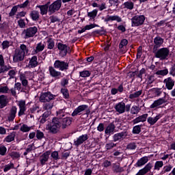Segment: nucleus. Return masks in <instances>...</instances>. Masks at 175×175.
I'll use <instances>...</instances> for the list:
<instances>
[{
	"instance_id": "62",
	"label": "nucleus",
	"mask_w": 175,
	"mask_h": 175,
	"mask_svg": "<svg viewBox=\"0 0 175 175\" xmlns=\"http://www.w3.org/2000/svg\"><path fill=\"white\" fill-rule=\"evenodd\" d=\"M53 104L50 103H46L43 105V109L44 110H51V109H53Z\"/></svg>"
},
{
	"instance_id": "26",
	"label": "nucleus",
	"mask_w": 175,
	"mask_h": 175,
	"mask_svg": "<svg viewBox=\"0 0 175 175\" xmlns=\"http://www.w3.org/2000/svg\"><path fill=\"white\" fill-rule=\"evenodd\" d=\"M147 162H148V157L145 156L138 159L134 166L135 167H142V166H144Z\"/></svg>"
},
{
	"instance_id": "4",
	"label": "nucleus",
	"mask_w": 175,
	"mask_h": 175,
	"mask_svg": "<svg viewBox=\"0 0 175 175\" xmlns=\"http://www.w3.org/2000/svg\"><path fill=\"white\" fill-rule=\"evenodd\" d=\"M61 128L62 126L59 117L53 118L51 122L48 124V130L49 131L50 133H53V135L58 133V131H59Z\"/></svg>"
},
{
	"instance_id": "42",
	"label": "nucleus",
	"mask_w": 175,
	"mask_h": 175,
	"mask_svg": "<svg viewBox=\"0 0 175 175\" xmlns=\"http://www.w3.org/2000/svg\"><path fill=\"white\" fill-rule=\"evenodd\" d=\"M12 169H14V163L10 162V163L5 165L3 168L4 173H7L9 170H12Z\"/></svg>"
},
{
	"instance_id": "61",
	"label": "nucleus",
	"mask_w": 175,
	"mask_h": 175,
	"mask_svg": "<svg viewBox=\"0 0 175 175\" xmlns=\"http://www.w3.org/2000/svg\"><path fill=\"white\" fill-rule=\"evenodd\" d=\"M36 137L38 140H42V139L44 137V133H43V132L40 131V130H38Z\"/></svg>"
},
{
	"instance_id": "20",
	"label": "nucleus",
	"mask_w": 175,
	"mask_h": 175,
	"mask_svg": "<svg viewBox=\"0 0 175 175\" xmlns=\"http://www.w3.org/2000/svg\"><path fill=\"white\" fill-rule=\"evenodd\" d=\"M114 109L119 114H124L125 113V103L123 101L119 102L115 105Z\"/></svg>"
},
{
	"instance_id": "32",
	"label": "nucleus",
	"mask_w": 175,
	"mask_h": 175,
	"mask_svg": "<svg viewBox=\"0 0 175 175\" xmlns=\"http://www.w3.org/2000/svg\"><path fill=\"white\" fill-rule=\"evenodd\" d=\"M149 91L150 92H152L154 96L159 97L161 96V95H162V92H163V89L159 88H153L150 89Z\"/></svg>"
},
{
	"instance_id": "11",
	"label": "nucleus",
	"mask_w": 175,
	"mask_h": 175,
	"mask_svg": "<svg viewBox=\"0 0 175 175\" xmlns=\"http://www.w3.org/2000/svg\"><path fill=\"white\" fill-rule=\"evenodd\" d=\"M116 133V124L114 123H109L105 129V135L106 139H109L111 135Z\"/></svg>"
},
{
	"instance_id": "28",
	"label": "nucleus",
	"mask_w": 175,
	"mask_h": 175,
	"mask_svg": "<svg viewBox=\"0 0 175 175\" xmlns=\"http://www.w3.org/2000/svg\"><path fill=\"white\" fill-rule=\"evenodd\" d=\"M161 118H162V114L159 113L155 118L148 117L146 120L150 125H155V124H157L158 120H161Z\"/></svg>"
},
{
	"instance_id": "34",
	"label": "nucleus",
	"mask_w": 175,
	"mask_h": 175,
	"mask_svg": "<svg viewBox=\"0 0 175 175\" xmlns=\"http://www.w3.org/2000/svg\"><path fill=\"white\" fill-rule=\"evenodd\" d=\"M122 5L123 9H127V10H133L135 8V3L132 2V1H128L124 2Z\"/></svg>"
},
{
	"instance_id": "23",
	"label": "nucleus",
	"mask_w": 175,
	"mask_h": 175,
	"mask_svg": "<svg viewBox=\"0 0 175 175\" xmlns=\"http://www.w3.org/2000/svg\"><path fill=\"white\" fill-rule=\"evenodd\" d=\"M50 154H51V152L50 150H47L41 155L40 158L41 165H46V162H47L50 158Z\"/></svg>"
},
{
	"instance_id": "18",
	"label": "nucleus",
	"mask_w": 175,
	"mask_h": 175,
	"mask_svg": "<svg viewBox=\"0 0 175 175\" xmlns=\"http://www.w3.org/2000/svg\"><path fill=\"white\" fill-rule=\"evenodd\" d=\"M12 69V66H5V59H3V55L0 54V75L1 73H5Z\"/></svg>"
},
{
	"instance_id": "10",
	"label": "nucleus",
	"mask_w": 175,
	"mask_h": 175,
	"mask_svg": "<svg viewBox=\"0 0 175 175\" xmlns=\"http://www.w3.org/2000/svg\"><path fill=\"white\" fill-rule=\"evenodd\" d=\"M55 99V95L53 94L51 92H46L42 93L40 96V102L46 103V102H50V100H54Z\"/></svg>"
},
{
	"instance_id": "41",
	"label": "nucleus",
	"mask_w": 175,
	"mask_h": 175,
	"mask_svg": "<svg viewBox=\"0 0 175 175\" xmlns=\"http://www.w3.org/2000/svg\"><path fill=\"white\" fill-rule=\"evenodd\" d=\"M143 94V90H139L137 91L133 94H129V99H136V98H139V96H140V95H142Z\"/></svg>"
},
{
	"instance_id": "1",
	"label": "nucleus",
	"mask_w": 175,
	"mask_h": 175,
	"mask_svg": "<svg viewBox=\"0 0 175 175\" xmlns=\"http://www.w3.org/2000/svg\"><path fill=\"white\" fill-rule=\"evenodd\" d=\"M55 69H58L57 71ZM69 69V63L62 60H55L53 66L49 67V72L51 77H53L55 80H59L62 77V72H66Z\"/></svg>"
},
{
	"instance_id": "54",
	"label": "nucleus",
	"mask_w": 175,
	"mask_h": 175,
	"mask_svg": "<svg viewBox=\"0 0 175 175\" xmlns=\"http://www.w3.org/2000/svg\"><path fill=\"white\" fill-rule=\"evenodd\" d=\"M116 146H117V144H114L113 142H108L105 145V148L107 150H111V149L114 148V147H116Z\"/></svg>"
},
{
	"instance_id": "13",
	"label": "nucleus",
	"mask_w": 175,
	"mask_h": 175,
	"mask_svg": "<svg viewBox=\"0 0 175 175\" xmlns=\"http://www.w3.org/2000/svg\"><path fill=\"white\" fill-rule=\"evenodd\" d=\"M128 136V132L122 131L120 133H117L112 136V142H121V140H124Z\"/></svg>"
},
{
	"instance_id": "44",
	"label": "nucleus",
	"mask_w": 175,
	"mask_h": 175,
	"mask_svg": "<svg viewBox=\"0 0 175 175\" xmlns=\"http://www.w3.org/2000/svg\"><path fill=\"white\" fill-rule=\"evenodd\" d=\"M161 167H163V161H157L154 163V170H161Z\"/></svg>"
},
{
	"instance_id": "45",
	"label": "nucleus",
	"mask_w": 175,
	"mask_h": 175,
	"mask_svg": "<svg viewBox=\"0 0 175 175\" xmlns=\"http://www.w3.org/2000/svg\"><path fill=\"white\" fill-rule=\"evenodd\" d=\"M173 169V165L169 164L168 165H165L161 170V174H165V173H167L170 172Z\"/></svg>"
},
{
	"instance_id": "2",
	"label": "nucleus",
	"mask_w": 175,
	"mask_h": 175,
	"mask_svg": "<svg viewBox=\"0 0 175 175\" xmlns=\"http://www.w3.org/2000/svg\"><path fill=\"white\" fill-rule=\"evenodd\" d=\"M91 113V110L88 105H81L78 106L72 113V117H77V116H85L88 118V116Z\"/></svg>"
},
{
	"instance_id": "35",
	"label": "nucleus",
	"mask_w": 175,
	"mask_h": 175,
	"mask_svg": "<svg viewBox=\"0 0 175 175\" xmlns=\"http://www.w3.org/2000/svg\"><path fill=\"white\" fill-rule=\"evenodd\" d=\"M44 50V44H42V42L37 44L36 49H33L32 51V55L38 54V53H40V51H43Z\"/></svg>"
},
{
	"instance_id": "25",
	"label": "nucleus",
	"mask_w": 175,
	"mask_h": 175,
	"mask_svg": "<svg viewBox=\"0 0 175 175\" xmlns=\"http://www.w3.org/2000/svg\"><path fill=\"white\" fill-rule=\"evenodd\" d=\"M109 21H117V23H121L122 21V18H121L118 15H108L105 19V23H109Z\"/></svg>"
},
{
	"instance_id": "29",
	"label": "nucleus",
	"mask_w": 175,
	"mask_h": 175,
	"mask_svg": "<svg viewBox=\"0 0 175 175\" xmlns=\"http://www.w3.org/2000/svg\"><path fill=\"white\" fill-rule=\"evenodd\" d=\"M9 103V100H8V96L5 95H0V109H3L8 106Z\"/></svg>"
},
{
	"instance_id": "52",
	"label": "nucleus",
	"mask_w": 175,
	"mask_h": 175,
	"mask_svg": "<svg viewBox=\"0 0 175 175\" xmlns=\"http://www.w3.org/2000/svg\"><path fill=\"white\" fill-rule=\"evenodd\" d=\"M79 76L83 78L90 77L91 76V72L88 70H83L79 72Z\"/></svg>"
},
{
	"instance_id": "40",
	"label": "nucleus",
	"mask_w": 175,
	"mask_h": 175,
	"mask_svg": "<svg viewBox=\"0 0 175 175\" xmlns=\"http://www.w3.org/2000/svg\"><path fill=\"white\" fill-rule=\"evenodd\" d=\"M98 16V9H94L90 12H88V17H90V20H95Z\"/></svg>"
},
{
	"instance_id": "53",
	"label": "nucleus",
	"mask_w": 175,
	"mask_h": 175,
	"mask_svg": "<svg viewBox=\"0 0 175 175\" xmlns=\"http://www.w3.org/2000/svg\"><path fill=\"white\" fill-rule=\"evenodd\" d=\"M99 27L98 25H96L95 23H93V24L92 23L90 25H85L84 27H85V29L86 31H90V29H92L94 28H96V27Z\"/></svg>"
},
{
	"instance_id": "3",
	"label": "nucleus",
	"mask_w": 175,
	"mask_h": 175,
	"mask_svg": "<svg viewBox=\"0 0 175 175\" xmlns=\"http://www.w3.org/2000/svg\"><path fill=\"white\" fill-rule=\"evenodd\" d=\"M153 54L156 58H159L161 61H166L169 59V54H170V49L167 47H163L157 50H152Z\"/></svg>"
},
{
	"instance_id": "7",
	"label": "nucleus",
	"mask_w": 175,
	"mask_h": 175,
	"mask_svg": "<svg viewBox=\"0 0 175 175\" xmlns=\"http://www.w3.org/2000/svg\"><path fill=\"white\" fill-rule=\"evenodd\" d=\"M36 33H38V27L34 26L25 29L22 31L21 36H23L24 39H29V38H33Z\"/></svg>"
},
{
	"instance_id": "6",
	"label": "nucleus",
	"mask_w": 175,
	"mask_h": 175,
	"mask_svg": "<svg viewBox=\"0 0 175 175\" xmlns=\"http://www.w3.org/2000/svg\"><path fill=\"white\" fill-rule=\"evenodd\" d=\"M56 46L59 51V54L61 57H66L68 54H70V53H72V50H70V46H68L66 44H64L62 42H57L56 43Z\"/></svg>"
},
{
	"instance_id": "15",
	"label": "nucleus",
	"mask_w": 175,
	"mask_h": 175,
	"mask_svg": "<svg viewBox=\"0 0 175 175\" xmlns=\"http://www.w3.org/2000/svg\"><path fill=\"white\" fill-rule=\"evenodd\" d=\"M25 56L21 50L16 51L13 55V62L16 64L24 61Z\"/></svg>"
},
{
	"instance_id": "38",
	"label": "nucleus",
	"mask_w": 175,
	"mask_h": 175,
	"mask_svg": "<svg viewBox=\"0 0 175 175\" xmlns=\"http://www.w3.org/2000/svg\"><path fill=\"white\" fill-rule=\"evenodd\" d=\"M144 126V124L136 125L133 127L132 133L133 135H139L142 132V127Z\"/></svg>"
},
{
	"instance_id": "64",
	"label": "nucleus",
	"mask_w": 175,
	"mask_h": 175,
	"mask_svg": "<svg viewBox=\"0 0 175 175\" xmlns=\"http://www.w3.org/2000/svg\"><path fill=\"white\" fill-rule=\"evenodd\" d=\"M136 144L135 143H130L127 145V150H136Z\"/></svg>"
},
{
	"instance_id": "63",
	"label": "nucleus",
	"mask_w": 175,
	"mask_h": 175,
	"mask_svg": "<svg viewBox=\"0 0 175 175\" xmlns=\"http://www.w3.org/2000/svg\"><path fill=\"white\" fill-rule=\"evenodd\" d=\"M113 170L116 173H121L122 172V167H120V165H113Z\"/></svg>"
},
{
	"instance_id": "14",
	"label": "nucleus",
	"mask_w": 175,
	"mask_h": 175,
	"mask_svg": "<svg viewBox=\"0 0 175 175\" xmlns=\"http://www.w3.org/2000/svg\"><path fill=\"white\" fill-rule=\"evenodd\" d=\"M153 42H154V46H153L152 50L155 51V50H158V49H159L160 47H162V44H163L165 40L162 38L161 36H157L154 38Z\"/></svg>"
},
{
	"instance_id": "9",
	"label": "nucleus",
	"mask_w": 175,
	"mask_h": 175,
	"mask_svg": "<svg viewBox=\"0 0 175 175\" xmlns=\"http://www.w3.org/2000/svg\"><path fill=\"white\" fill-rule=\"evenodd\" d=\"M61 6H62V0H56L53 1L49 5V13L54 14V13L59 11Z\"/></svg>"
},
{
	"instance_id": "60",
	"label": "nucleus",
	"mask_w": 175,
	"mask_h": 175,
	"mask_svg": "<svg viewBox=\"0 0 175 175\" xmlns=\"http://www.w3.org/2000/svg\"><path fill=\"white\" fill-rule=\"evenodd\" d=\"M62 87H66L69 84V79L63 78L60 82Z\"/></svg>"
},
{
	"instance_id": "19",
	"label": "nucleus",
	"mask_w": 175,
	"mask_h": 175,
	"mask_svg": "<svg viewBox=\"0 0 175 175\" xmlns=\"http://www.w3.org/2000/svg\"><path fill=\"white\" fill-rule=\"evenodd\" d=\"M86 140H88V135L84 134L77 138V140L75 139L74 144L76 146V147H79V146H81V144H83L84 142H86Z\"/></svg>"
},
{
	"instance_id": "55",
	"label": "nucleus",
	"mask_w": 175,
	"mask_h": 175,
	"mask_svg": "<svg viewBox=\"0 0 175 175\" xmlns=\"http://www.w3.org/2000/svg\"><path fill=\"white\" fill-rule=\"evenodd\" d=\"M128 44V40L126 38H123L121 40L120 44H119V49H123V47H125Z\"/></svg>"
},
{
	"instance_id": "37",
	"label": "nucleus",
	"mask_w": 175,
	"mask_h": 175,
	"mask_svg": "<svg viewBox=\"0 0 175 175\" xmlns=\"http://www.w3.org/2000/svg\"><path fill=\"white\" fill-rule=\"evenodd\" d=\"M50 116V112L46 111L40 117V124H44Z\"/></svg>"
},
{
	"instance_id": "59",
	"label": "nucleus",
	"mask_w": 175,
	"mask_h": 175,
	"mask_svg": "<svg viewBox=\"0 0 175 175\" xmlns=\"http://www.w3.org/2000/svg\"><path fill=\"white\" fill-rule=\"evenodd\" d=\"M142 46H139L137 48V55H136V58L137 59H140V58H142V55L143 54V52L142 51Z\"/></svg>"
},
{
	"instance_id": "57",
	"label": "nucleus",
	"mask_w": 175,
	"mask_h": 175,
	"mask_svg": "<svg viewBox=\"0 0 175 175\" xmlns=\"http://www.w3.org/2000/svg\"><path fill=\"white\" fill-rule=\"evenodd\" d=\"M1 46L3 50H6V49H9V47H10V42L8 40H4L3 41Z\"/></svg>"
},
{
	"instance_id": "21",
	"label": "nucleus",
	"mask_w": 175,
	"mask_h": 175,
	"mask_svg": "<svg viewBox=\"0 0 175 175\" xmlns=\"http://www.w3.org/2000/svg\"><path fill=\"white\" fill-rule=\"evenodd\" d=\"M148 118V113H145L133 120L132 122L133 125H136V124H139V122H146V121H147Z\"/></svg>"
},
{
	"instance_id": "24",
	"label": "nucleus",
	"mask_w": 175,
	"mask_h": 175,
	"mask_svg": "<svg viewBox=\"0 0 175 175\" xmlns=\"http://www.w3.org/2000/svg\"><path fill=\"white\" fill-rule=\"evenodd\" d=\"M16 114H17V107L12 106L10 110V115L8 118L10 122L14 121V118H16Z\"/></svg>"
},
{
	"instance_id": "8",
	"label": "nucleus",
	"mask_w": 175,
	"mask_h": 175,
	"mask_svg": "<svg viewBox=\"0 0 175 175\" xmlns=\"http://www.w3.org/2000/svg\"><path fill=\"white\" fill-rule=\"evenodd\" d=\"M146 21V16L144 15H135L131 18L132 27H140L143 25Z\"/></svg>"
},
{
	"instance_id": "12",
	"label": "nucleus",
	"mask_w": 175,
	"mask_h": 175,
	"mask_svg": "<svg viewBox=\"0 0 175 175\" xmlns=\"http://www.w3.org/2000/svg\"><path fill=\"white\" fill-rule=\"evenodd\" d=\"M152 167H154V163L149 162L144 166V168L139 170L135 175L147 174V173H149V172H151V169H152Z\"/></svg>"
},
{
	"instance_id": "16",
	"label": "nucleus",
	"mask_w": 175,
	"mask_h": 175,
	"mask_svg": "<svg viewBox=\"0 0 175 175\" xmlns=\"http://www.w3.org/2000/svg\"><path fill=\"white\" fill-rule=\"evenodd\" d=\"M18 106L19 107V111L18 113V117H21V116H24L25 114V111H27V105L25 104V100H21L18 101Z\"/></svg>"
},
{
	"instance_id": "30",
	"label": "nucleus",
	"mask_w": 175,
	"mask_h": 175,
	"mask_svg": "<svg viewBox=\"0 0 175 175\" xmlns=\"http://www.w3.org/2000/svg\"><path fill=\"white\" fill-rule=\"evenodd\" d=\"M29 48H31V46H27V45L24 44H21L20 45L21 53H22L25 57V55H29V54H31V51H29Z\"/></svg>"
},
{
	"instance_id": "33",
	"label": "nucleus",
	"mask_w": 175,
	"mask_h": 175,
	"mask_svg": "<svg viewBox=\"0 0 175 175\" xmlns=\"http://www.w3.org/2000/svg\"><path fill=\"white\" fill-rule=\"evenodd\" d=\"M16 138V131H12L8 136H6L4 139V142L6 143H12V142H14V139Z\"/></svg>"
},
{
	"instance_id": "43",
	"label": "nucleus",
	"mask_w": 175,
	"mask_h": 175,
	"mask_svg": "<svg viewBox=\"0 0 175 175\" xmlns=\"http://www.w3.org/2000/svg\"><path fill=\"white\" fill-rule=\"evenodd\" d=\"M102 32H103V30L97 29L93 31L92 32H89L86 33L85 36H95V35H102Z\"/></svg>"
},
{
	"instance_id": "5",
	"label": "nucleus",
	"mask_w": 175,
	"mask_h": 175,
	"mask_svg": "<svg viewBox=\"0 0 175 175\" xmlns=\"http://www.w3.org/2000/svg\"><path fill=\"white\" fill-rule=\"evenodd\" d=\"M57 117L60 118V124L62 129H66L72 124V118L65 117L64 109L59 110L57 112Z\"/></svg>"
},
{
	"instance_id": "27",
	"label": "nucleus",
	"mask_w": 175,
	"mask_h": 175,
	"mask_svg": "<svg viewBox=\"0 0 175 175\" xmlns=\"http://www.w3.org/2000/svg\"><path fill=\"white\" fill-rule=\"evenodd\" d=\"M29 64H28L29 68H33L38 66V56L33 55L31 58H29Z\"/></svg>"
},
{
	"instance_id": "46",
	"label": "nucleus",
	"mask_w": 175,
	"mask_h": 175,
	"mask_svg": "<svg viewBox=\"0 0 175 175\" xmlns=\"http://www.w3.org/2000/svg\"><path fill=\"white\" fill-rule=\"evenodd\" d=\"M18 8H20L18 5L13 6L12 8L11 9V11L9 13V16L13 17L14 16H16V13H17Z\"/></svg>"
},
{
	"instance_id": "58",
	"label": "nucleus",
	"mask_w": 175,
	"mask_h": 175,
	"mask_svg": "<svg viewBox=\"0 0 175 175\" xmlns=\"http://www.w3.org/2000/svg\"><path fill=\"white\" fill-rule=\"evenodd\" d=\"M49 20L51 21V23L54 24V23H59V18L57 16H51L49 17Z\"/></svg>"
},
{
	"instance_id": "51",
	"label": "nucleus",
	"mask_w": 175,
	"mask_h": 175,
	"mask_svg": "<svg viewBox=\"0 0 175 175\" xmlns=\"http://www.w3.org/2000/svg\"><path fill=\"white\" fill-rule=\"evenodd\" d=\"M51 158L53 159V162H55L56 161H58V159H60L59 155L58 154V151L55 150L53 151L51 154Z\"/></svg>"
},
{
	"instance_id": "47",
	"label": "nucleus",
	"mask_w": 175,
	"mask_h": 175,
	"mask_svg": "<svg viewBox=\"0 0 175 175\" xmlns=\"http://www.w3.org/2000/svg\"><path fill=\"white\" fill-rule=\"evenodd\" d=\"M169 73V70L167 68H165L164 70H159L156 72V75L157 76H166Z\"/></svg>"
},
{
	"instance_id": "22",
	"label": "nucleus",
	"mask_w": 175,
	"mask_h": 175,
	"mask_svg": "<svg viewBox=\"0 0 175 175\" xmlns=\"http://www.w3.org/2000/svg\"><path fill=\"white\" fill-rule=\"evenodd\" d=\"M163 83H165V88H167V90L169 91L173 90V87H174V80H173L172 77H167V79H165Z\"/></svg>"
},
{
	"instance_id": "56",
	"label": "nucleus",
	"mask_w": 175,
	"mask_h": 175,
	"mask_svg": "<svg viewBox=\"0 0 175 175\" xmlns=\"http://www.w3.org/2000/svg\"><path fill=\"white\" fill-rule=\"evenodd\" d=\"M140 111L139 107L133 105L131 109V113L132 114H137Z\"/></svg>"
},
{
	"instance_id": "49",
	"label": "nucleus",
	"mask_w": 175,
	"mask_h": 175,
	"mask_svg": "<svg viewBox=\"0 0 175 175\" xmlns=\"http://www.w3.org/2000/svg\"><path fill=\"white\" fill-rule=\"evenodd\" d=\"M61 92L64 99H69V90H68V88H62Z\"/></svg>"
},
{
	"instance_id": "48",
	"label": "nucleus",
	"mask_w": 175,
	"mask_h": 175,
	"mask_svg": "<svg viewBox=\"0 0 175 175\" xmlns=\"http://www.w3.org/2000/svg\"><path fill=\"white\" fill-rule=\"evenodd\" d=\"M32 129V126H28L26 124H23L20 129V131L23 133L29 132Z\"/></svg>"
},
{
	"instance_id": "31",
	"label": "nucleus",
	"mask_w": 175,
	"mask_h": 175,
	"mask_svg": "<svg viewBox=\"0 0 175 175\" xmlns=\"http://www.w3.org/2000/svg\"><path fill=\"white\" fill-rule=\"evenodd\" d=\"M29 17L31 18L32 21H39V18L40 17V14H39V11L33 10L29 13Z\"/></svg>"
},
{
	"instance_id": "17",
	"label": "nucleus",
	"mask_w": 175,
	"mask_h": 175,
	"mask_svg": "<svg viewBox=\"0 0 175 175\" xmlns=\"http://www.w3.org/2000/svg\"><path fill=\"white\" fill-rule=\"evenodd\" d=\"M165 96H163L162 98H160L157 100H155L152 105H150V109H156L159 107V106H162V105H165L166 102H167V100H165Z\"/></svg>"
},
{
	"instance_id": "39",
	"label": "nucleus",
	"mask_w": 175,
	"mask_h": 175,
	"mask_svg": "<svg viewBox=\"0 0 175 175\" xmlns=\"http://www.w3.org/2000/svg\"><path fill=\"white\" fill-rule=\"evenodd\" d=\"M47 49L49 50H53L55 47V42L53 38H49L47 42Z\"/></svg>"
},
{
	"instance_id": "36",
	"label": "nucleus",
	"mask_w": 175,
	"mask_h": 175,
	"mask_svg": "<svg viewBox=\"0 0 175 175\" xmlns=\"http://www.w3.org/2000/svg\"><path fill=\"white\" fill-rule=\"evenodd\" d=\"M36 8H38V9H40V14L42 16H44V15L47 14V13L49 12V8H47V5H38L36 6Z\"/></svg>"
},
{
	"instance_id": "50",
	"label": "nucleus",
	"mask_w": 175,
	"mask_h": 175,
	"mask_svg": "<svg viewBox=\"0 0 175 175\" xmlns=\"http://www.w3.org/2000/svg\"><path fill=\"white\" fill-rule=\"evenodd\" d=\"M6 152H8V148L4 145H0V155H1V157H5Z\"/></svg>"
}]
</instances>
